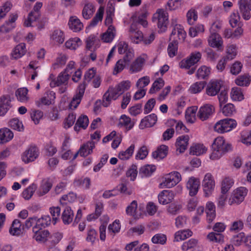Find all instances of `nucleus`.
I'll return each mask as SVG.
<instances>
[{
	"label": "nucleus",
	"instance_id": "56",
	"mask_svg": "<svg viewBox=\"0 0 251 251\" xmlns=\"http://www.w3.org/2000/svg\"><path fill=\"white\" fill-rule=\"evenodd\" d=\"M234 184L232 178L227 177L225 178L222 182L221 193H226Z\"/></svg>",
	"mask_w": 251,
	"mask_h": 251
},
{
	"label": "nucleus",
	"instance_id": "18",
	"mask_svg": "<svg viewBox=\"0 0 251 251\" xmlns=\"http://www.w3.org/2000/svg\"><path fill=\"white\" fill-rule=\"evenodd\" d=\"M128 36L131 42L135 44H139L143 40V33L134 24L130 25Z\"/></svg>",
	"mask_w": 251,
	"mask_h": 251
},
{
	"label": "nucleus",
	"instance_id": "32",
	"mask_svg": "<svg viewBox=\"0 0 251 251\" xmlns=\"http://www.w3.org/2000/svg\"><path fill=\"white\" fill-rule=\"evenodd\" d=\"M157 120V116L155 114H151L146 116L143 119L140 124V128L151 127L154 125Z\"/></svg>",
	"mask_w": 251,
	"mask_h": 251
},
{
	"label": "nucleus",
	"instance_id": "50",
	"mask_svg": "<svg viewBox=\"0 0 251 251\" xmlns=\"http://www.w3.org/2000/svg\"><path fill=\"white\" fill-rule=\"evenodd\" d=\"M197 110V108L196 107H191L187 108L185 112V119L188 123L193 124L195 122Z\"/></svg>",
	"mask_w": 251,
	"mask_h": 251
},
{
	"label": "nucleus",
	"instance_id": "60",
	"mask_svg": "<svg viewBox=\"0 0 251 251\" xmlns=\"http://www.w3.org/2000/svg\"><path fill=\"white\" fill-rule=\"evenodd\" d=\"M76 199V195L73 193L70 192L67 195H64L60 199V202L62 205H66L68 202H73L75 201Z\"/></svg>",
	"mask_w": 251,
	"mask_h": 251
},
{
	"label": "nucleus",
	"instance_id": "31",
	"mask_svg": "<svg viewBox=\"0 0 251 251\" xmlns=\"http://www.w3.org/2000/svg\"><path fill=\"white\" fill-rule=\"evenodd\" d=\"M177 36L178 40L183 41L186 37V33L183 29L182 25H176V27H174L170 36V39H173L174 41L176 40V37Z\"/></svg>",
	"mask_w": 251,
	"mask_h": 251
},
{
	"label": "nucleus",
	"instance_id": "7",
	"mask_svg": "<svg viewBox=\"0 0 251 251\" xmlns=\"http://www.w3.org/2000/svg\"><path fill=\"white\" fill-rule=\"evenodd\" d=\"M121 95L116 86H110L103 95L102 105L104 107L108 106L112 100H116Z\"/></svg>",
	"mask_w": 251,
	"mask_h": 251
},
{
	"label": "nucleus",
	"instance_id": "15",
	"mask_svg": "<svg viewBox=\"0 0 251 251\" xmlns=\"http://www.w3.org/2000/svg\"><path fill=\"white\" fill-rule=\"evenodd\" d=\"M200 187V179L192 176L188 179L186 182V188L189 191V195L193 197L196 195Z\"/></svg>",
	"mask_w": 251,
	"mask_h": 251
},
{
	"label": "nucleus",
	"instance_id": "28",
	"mask_svg": "<svg viewBox=\"0 0 251 251\" xmlns=\"http://www.w3.org/2000/svg\"><path fill=\"white\" fill-rule=\"evenodd\" d=\"M55 99V93L53 91H47L45 96L36 101V105L40 107L42 105H49Z\"/></svg>",
	"mask_w": 251,
	"mask_h": 251
},
{
	"label": "nucleus",
	"instance_id": "63",
	"mask_svg": "<svg viewBox=\"0 0 251 251\" xmlns=\"http://www.w3.org/2000/svg\"><path fill=\"white\" fill-rule=\"evenodd\" d=\"M166 235L162 233H157L151 238V241L154 244L164 245L166 243Z\"/></svg>",
	"mask_w": 251,
	"mask_h": 251
},
{
	"label": "nucleus",
	"instance_id": "54",
	"mask_svg": "<svg viewBox=\"0 0 251 251\" xmlns=\"http://www.w3.org/2000/svg\"><path fill=\"white\" fill-rule=\"evenodd\" d=\"M37 188L36 184L32 183L24 190L22 193L23 197L26 200L30 199L35 190L37 189Z\"/></svg>",
	"mask_w": 251,
	"mask_h": 251
},
{
	"label": "nucleus",
	"instance_id": "61",
	"mask_svg": "<svg viewBox=\"0 0 251 251\" xmlns=\"http://www.w3.org/2000/svg\"><path fill=\"white\" fill-rule=\"evenodd\" d=\"M250 76L247 75H240L235 80V83L240 86H247L250 83Z\"/></svg>",
	"mask_w": 251,
	"mask_h": 251
},
{
	"label": "nucleus",
	"instance_id": "46",
	"mask_svg": "<svg viewBox=\"0 0 251 251\" xmlns=\"http://www.w3.org/2000/svg\"><path fill=\"white\" fill-rule=\"evenodd\" d=\"M156 167L152 165H146L141 167L139 170V175L142 177L151 176L155 171Z\"/></svg>",
	"mask_w": 251,
	"mask_h": 251
},
{
	"label": "nucleus",
	"instance_id": "11",
	"mask_svg": "<svg viewBox=\"0 0 251 251\" xmlns=\"http://www.w3.org/2000/svg\"><path fill=\"white\" fill-rule=\"evenodd\" d=\"M86 85L84 83H81L78 86L76 94L74 95L73 99L69 104V108L71 109H75L81 102L83 96Z\"/></svg>",
	"mask_w": 251,
	"mask_h": 251
},
{
	"label": "nucleus",
	"instance_id": "48",
	"mask_svg": "<svg viewBox=\"0 0 251 251\" xmlns=\"http://www.w3.org/2000/svg\"><path fill=\"white\" fill-rule=\"evenodd\" d=\"M206 82L204 81H197L192 84L189 88V91L192 94H198L202 91L205 87Z\"/></svg>",
	"mask_w": 251,
	"mask_h": 251
},
{
	"label": "nucleus",
	"instance_id": "34",
	"mask_svg": "<svg viewBox=\"0 0 251 251\" xmlns=\"http://www.w3.org/2000/svg\"><path fill=\"white\" fill-rule=\"evenodd\" d=\"M68 25L69 28L74 32H78L83 27L82 23L76 16H72L70 18Z\"/></svg>",
	"mask_w": 251,
	"mask_h": 251
},
{
	"label": "nucleus",
	"instance_id": "20",
	"mask_svg": "<svg viewBox=\"0 0 251 251\" xmlns=\"http://www.w3.org/2000/svg\"><path fill=\"white\" fill-rule=\"evenodd\" d=\"M212 149H216L225 153L230 150V145L226 142L224 137L219 136L215 139Z\"/></svg>",
	"mask_w": 251,
	"mask_h": 251
},
{
	"label": "nucleus",
	"instance_id": "45",
	"mask_svg": "<svg viewBox=\"0 0 251 251\" xmlns=\"http://www.w3.org/2000/svg\"><path fill=\"white\" fill-rule=\"evenodd\" d=\"M192 235V232L189 229L178 230L174 235V241L179 242L182 241Z\"/></svg>",
	"mask_w": 251,
	"mask_h": 251
},
{
	"label": "nucleus",
	"instance_id": "23",
	"mask_svg": "<svg viewBox=\"0 0 251 251\" xmlns=\"http://www.w3.org/2000/svg\"><path fill=\"white\" fill-rule=\"evenodd\" d=\"M11 98L9 95L0 97V116H4L11 107Z\"/></svg>",
	"mask_w": 251,
	"mask_h": 251
},
{
	"label": "nucleus",
	"instance_id": "2",
	"mask_svg": "<svg viewBox=\"0 0 251 251\" xmlns=\"http://www.w3.org/2000/svg\"><path fill=\"white\" fill-rule=\"evenodd\" d=\"M152 22L156 23L159 32H163L167 29L168 21V14L163 9H158L153 15Z\"/></svg>",
	"mask_w": 251,
	"mask_h": 251
},
{
	"label": "nucleus",
	"instance_id": "25",
	"mask_svg": "<svg viewBox=\"0 0 251 251\" xmlns=\"http://www.w3.org/2000/svg\"><path fill=\"white\" fill-rule=\"evenodd\" d=\"M147 58V56L145 54L138 57L131 64L130 68V71L133 73L141 71Z\"/></svg>",
	"mask_w": 251,
	"mask_h": 251
},
{
	"label": "nucleus",
	"instance_id": "30",
	"mask_svg": "<svg viewBox=\"0 0 251 251\" xmlns=\"http://www.w3.org/2000/svg\"><path fill=\"white\" fill-rule=\"evenodd\" d=\"M95 147L94 141H89L81 146L78 151L81 156L85 157L92 153Z\"/></svg>",
	"mask_w": 251,
	"mask_h": 251
},
{
	"label": "nucleus",
	"instance_id": "49",
	"mask_svg": "<svg viewBox=\"0 0 251 251\" xmlns=\"http://www.w3.org/2000/svg\"><path fill=\"white\" fill-rule=\"evenodd\" d=\"M82 45V42L78 37L71 38L67 40L65 43V47L70 50H75Z\"/></svg>",
	"mask_w": 251,
	"mask_h": 251
},
{
	"label": "nucleus",
	"instance_id": "41",
	"mask_svg": "<svg viewBox=\"0 0 251 251\" xmlns=\"http://www.w3.org/2000/svg\"><path fill=\"white\" fill-rule=\"evenodd\" d=\"M13 132L8 128L0 129V144H3L10 141L13 138Z\"/></svg>",
	"mask_w": 251,
	"mask_h": 251
},
{
	"label": "nucleus",
	"instance_id": "44",
	"mask_svg": "<svg viewBox=\"0 0 251 251\" xmlns=\"http://www.w3.org/2000/svg\"><path fill=\"white\" fill-rule=\"evenodd\" d=\"M206 213L207 215V220L208 223L212 222L216 216L215 207L212 202H208L206 205Z\"/></svg>",
	"mask_w": 251,
	"mask_h": 251
},
{
	"label": "nucleus",
	"instance_id": "52",
	"mask_svg": "<svg viewBox=\"0 0 251 251\" xmlns=\"http://www.w3.org/2000/svg\"><path fill=\"white\" fill-rule=\"evenodd\" d=\"M121 229V224L119 220H115L112 224H110L108 227V234L113 237L115 234L118 233Z\"/></svg>",
	"mask_w": 251,
	"mask_h": 251
},
{
	"label": "nucleus",
	"instance_id": "9",
	"mask_svg": "<svg viewBox=\"0 0 251 251\" xmlns=\"http://www.w3.org/2000/svg\"><path fill=\"white\" fill-rule=\"evenodd\" d=\"M201 58V54L199 51L192 52L189 56L181 61L179 63L181 68L189 69L197 63Z\"/></svg>",
	"mask_w": 251,
	"mask_h": 251
},
{
	"label": "nucleus",
	"instance_id": "12",
	"mask_svg": "<svg viewBox=\"0 0 251 251\" xmlns=\"http://www.w3.org/2000/svg\"><path fill=\"white\" fill-rule=\"evenodd\" d=\"M43 6L41 2H37L34 7L33 10L28 14L27 19L25 21L24 25L26 27L32 26V24L35 22L40 15V9Z\"/></svg>",
	"mask_w": 251,
	"mask_h": 251
},
{
	"label": "nucleus",
	"instance_id": "22",
	"mask_svg": "<svg viewBox=\"0 0 251 251\" xmlns=\"http://www.w3.org/2000/svg\"><path fill=\"white\" fill-rule=\"evenodd\" d=\"M117 34L116 28L113 25H110L107 30L100 35L101 40L106 43H111Z\"/></svg>",
	"mask_w": 251,
	"mask_h": 251
},
{
	"label": "nucleus",
	"instance_id": "14",
	"mask_svg": "<svg viewBox=\"0 0 251 251\" xmlns=\"http://www.w3.org/2000/svg\"><path fill=\"white\" fill-rule=\"evenodd\" d=\"M215 111L214 107L210 104H206L201 106L198 113V118L204 121L212 116Z\"/></svg>",
	"mask_w": 251,
	"mask_h": 251
},
{
	"label": "nucleus",
	"instance_id": "58",
	"mask_svg": "<svg viewBox=\"0 0 251 251\" xmlns=\"http://www.w3.org/2000/svg\"><path fill=\"white\" fill-rule=\"evenodd\" d=\"M9 126L12 129L18 131L24 130V126L21 121L17 118H14L9 122Z\"/></svg>",
	"mask_w": 251,
	"mask_h": 251
},
{
	"label": "nucleus",
	"instance_id": "64",
	"mask_svg": "<svg viewBox=\"0 0 251 251\" xmlns=\"http://www.w3.org/2000/svg\"><path fill=\"white\" fill-rule=\"evenodd\" d=\"M178 43L176 40L171 42L168 47V53L170 57H174L177 53Z\"/></svg>",
	"mask_w": 251,
	"mask_h": 251
},
{
	"label": "nucleus",
	"instance_id": "37",
	"mask_svg": "<svg viewBox=\"0 0 251 251\" xmlns=\"http://www.w3.org/2000/svg\"><path fill=\"white\" fill-rule=\"evenodd\" d=\"M95 11L94 4L90 2H86L82 10V16L86 20L90 19Z\"/></svg>",
	"mask_w": 251,
	"mask_h": 251
},
{
	"label": "nucleus",
	"instance_id": "51",
	"mask_svg": "<svg viewBox=\"0 0 251 251\" xmlns=\"http://www.w3.org/2000/svg\"><path fill=\"white\" fill-rule=\"evenodd\" d=\"M135 149L134 144H131L126 151L119 152L118 157L121 160H127L132 155Z\"/></svg>",
	"mask_w": 251,
	"mask_h": 251
},
{
	"label": "nucleus",
	"instance_id": "19",
	"mask_svg": "<svg viewBox=\"0 0 251 251\" xmlns=\"http://www.w3.org/2000/svg\"><path fill=\"white\" fill-rule=\"evenodd\" d=\"M238 4L240 12L244 19L249 20L251 18V3L248 0H240Z\"/></svg>",
	"mask_w": 251,
	"mask_h": 251
},
{
	"label": "nucleus",
	"instance_id": "16",
	"mask_svg": "<svg viewBox=\"0 0 251 251\" xmlns=\"http://www.w3.org/2000/svg\"><path fill=\"white\" fill-rule=\"evenodd\" d=\"M33 238L38 243H45L50 235V232L48 230L33 227Z\"/></svg>",
	"mask_w": 251,
	"mask_h": 251
},
{
	"label": "nucleus",
	"instance_id": "8",
	"mask_svg": "<svg viewBox=\"0 0 251 251\" xmlns=\"http://www.w3.org/2000/svg\"><path fill=\"white\" fill-rule=\"evenodd\" d=\"M40 154L38 148L34 146L28 147L22 155V159L23 162L27 164L35 160Z\"/></svg>",
	"mask_w": 251,
	"mask_h": 251
},
{
	"label": "nucleus",
	"instance_id": "1",
	"mask_svg": "<svg viewBox=\"0 0 251 251\" xmlns=\"http://www.w3.org/2000/svg\"><path fill=\"white\" fill-rule=\"evenodd\" d=\"M51 222V218L49 215H44L40 218L33 216L28 218L25 221L24 226L26 229H29L32 226L33 227L43 229L50 226Z\"/></svg>",
	"mask_w": 251,
	"mask_h": 251
},
{
	"label": "nucleus",
	"instance_id": "42",
	"mask_svg": "<svg viewBox=\"0 0 251 251\" xmlns=\"http://www.w3.org/2000/svg\"><path fill=\"white\" fill-rule=\"evenodd\" d=\"M211 73V68L205 65L201 66L197 70L196 76L198 79H207Z\"/></svg>",
	"mask_w": 251,
	"mask_h": 251
},
{
	"label": "nucleus",
	"instance_id": "29",
	"mask_svg": "<svg viewBox=\"0 0 251 251\" xmlns=\"http://www.w3.org/2000/svg\"><path fill=\"white\" fill-rule=\"evenodd\" d=\"M189 140V137L188 135L179 136L176 143V150L180 153L183 152L187 148Z\"/></svg>",
	"mask_w": 251,
	"mask_h": 251
},
{
	"label": "nucleus",
	"instance_id": "38",
	"mask_svg": "<svg viewBox=\"0 0 251 251\" xmlns=\"http://www.w3.org/2000/svg\"><path fill=\"white\" fill-rule=\"evenodd\" d=\"M126 212L127 215L134 217L135 218H138L141 214L138 211L137 201L135 200L133 201L127 206Z\"/></svg>",
	"mask_w": 251,
	"mask_h": 251
},
{
	"label": "nucleus",
	"instance_id": "10",
	"mask_svg": "<svg viewBox=\"0 0 251 251\" xmlns=\"http://www.w3.org/2000/svg\"><path fill=\"white\" fill-rule=\"evenodd\" d=\"M202 186L205 196H209L214 191L215 182L211 174H205L202 180Z\"/></svg>",
	"mask_w": 251,
	"mask_h": 251
},
{
	"label": "nucleus",
	"instance_id": "35",
	"mask_svg": "<svg viewBox=\"0 0 251 251\" xmlns=\"http://www.w3.org/2000/svg\"><path fill=\"white\" fill-rule=\"evenodd\" d=\"M25 228H26L24 225L22 226L21 222L18 219H15L13 221L11 227L9 229L10 233L14 236H18L20 235Z\"/></svg>",
	"mask_w": 251,
	"mask_h": 251
},
{
	"label": "nucleus",
	"instance_id": "6",
	"mask_svg": "<svg viewBox=\"0 0 251 251\" xmlns=\"http://www.w3.org/2000/svg\"><path fill=\"white\" fill-rule=\"evenodd\" d=\"M248 189L244 187H240L234 190L228 201L230 205L238 204L243 201L248 193Z\"/></svg>",
	"mask_w": 251,
	"mask_h": 251
},
{
	"label": "nucleus",
	"instance_id": "40",
	"mask_svg": "<svg viewBox=\"0 0 251 251\" xmlns=\"http://www.w3.org/2000/svg\"><path fill=\"white\" fill-rule=\"evenodd\" d=\"M73 218L74 212L71 207H66L61 215V219L63 223L65 225H69L73 221Z\"/></svg>",
	"mask_w": 251,
	"mask_h": 251
},
{
	"label": "nucleus",
	"instance_id": "5",
	"mask_svg": "<svg viewBox=\"0 0 251 251\" xmlns=\"http://www.w3.org/2000/svg\"><path fill=\"white\" fill-rule=\"evenodd\" d=\"M181 180V176L178 172H173L167 174L164 177V180L159 184L160 188H170L176 185Z\"/></svg>",
	"mask_w": 251,
	"mask_h": 251
},
{
	"label": "nucleus",
	"instance_id": "47",
	"mask_svg": "<svg viewBox=\"0 0 251 251\" xmlns=\"http://www.w3.org/2000/svg\"><path fill=\"white\" fill-rule=\"evenodd\" d=\"M28 90L26 88H20L15 92V95L17 100L22 102H26L28 101Z\"/></svg>",
	"mask_w": 251,
	"mask_h": 251
},
{
	"label": "nucleus",
	"instance_id": "33",
	"mask_svg": "<svg viewBox=\"0 0 251 251\" xmlns=\"http://www.w3.org/2000/svg\"><path fill=\"white\" fill-rule=\"evenodd\" d=\"M134 125V122L130 117L125 114L122 115L119 119L118 126L120 127H124L127 130L132 128Z\"/></svg>",
	"mask_w": 251,
	"mask_h": 251
},
{
	"label": "nucleus",
	"instance_id": "13",
	"mask_svg": "<svg viewBox=\"0 0 251 251\" xmlns=\"http://www.w3.org/2000/svg\"><path fill=\"white\" fill-rule=\"evenodd\" d=\"M222 86V82L221 80L212 79L206 87L205 93L209 96H215L219 93Z\"/></svg>",
	"mask_w": 251,
	"mask_h": 251
},
{
	"label": "nucleus",
	"instance_id": "53",
	"mask_svg": "<svg viewBox=\"0 0 251 251\" xmlns=\"http://www.w3.org/2000/svg\"><path fill=\"white\" fill-rule=\"evenodd\" d=\"M207 148L202 144H198L190 148V153L193 155L199 156L206 152Z\"/></svg>",
	"mask_w": 251,
	"mask_h": 251
},
{
	"label": "nucleus",
	"instance_id": "57",
	"mask_svg": "<svg viewBox=\"0 0 251 251\" xmlns=\"http://www.w3.org/2000/svg\"><path fill=\"white\" fill-rule=\"evenodd\" d=\"M67 57L65 54H60L56 59L55 61L52 64V67L53 69H57L62 68L65 65L67 60Z\"/></svg>",
	"mask_w": 251,
	"mask_h": 251
},
{
	"label": "nucleus",
	"instance_id": "4",
	"mask_svg": "<svg viewBox=\"0 0 251 251\" xmlns=\"http://www.w3.org/2000/svg\"><path fill=\"white\" fill-rule=\"evenodd\" d=\"M53 75H51L50 76V79H52L50 82L51 87H55L61 85H64V87L60 88L59 92L60 93H63L66 91L68 81L70 78V74L68 72L63 71L61 72L56 78H53Z\"/></svg>",
	"mask_w": 251,
	"mask_h": 251
},
{
	"label": "nucleus",
	"instance_id": "21",
	"mask_svg": "<svg viewBox=\"0 0 251 251\" xmlns=\"http://www.w3.org/2000/svg\"><path fill=\"white\" fill-rule=\"evenodd\" d=\"M209 45L219 50L223 49V41L222 37L219 34L216 33H211L208 38Z\"/></svg>",
	"mask_w": 251,
	"mask_h": 251
},
{
	"label": "nucleus",
	"instance_id": "43",
	"mask_svg": "<svg viewBox=\"0 0 251 251\" xmlns=\"http://www.w3.org/2000/svg\"><path fill=\"white\" fill-rule=\"evenodd\" d=\"M89 124V119L87 116L81 115L77 119L74 129L76 131L80 130V128L85 129Z\"/></svg>",
	"mask_w": 251,
	"mask_h": 251
},
{
	"label": "nucleus",
	"instance_id": "36",
	"mask_svg": "<svg viewBox=\"0 0 251 251\" xmlns=\"http://www.w3.org/2000/svg\"><path fill=\"white\" fill-rule=\"evenodd\" d=\"M26 52L25 45L20 43L17 45L12 51L11 53L12 58L17 59L24 56Z\"/></svg>",
	"mask_w": 251,
	"mask_h": 251
},
{
	"label": "nucleus",
	"instance_id": "59",
	"mask_svg": "<svg viewBox=\"0 0 251 251\" xmlns=\"http://www.w3.org/2000/svg\"><path fill=\"white\" fill-rule=\"evenodd\" d=\"M165 82L163 79L159 78L152 83L149 90L150 94H154L160 90L164 85Z\"/></svg>",
	"mask_w": 251,
	"mask_h": 251
},
{
	"label": "nucleus",
	"instance_id": "62",
	"mask_svg": "<svg viewBox=\"0 0 251 251\" xmlns=\"http://www.w3.org/2000/svg\"><path fill=\"white\" fill-rule=\"evenodd\" d=\"M226 55L225 56L227 60L233 59L237 55V48L235 45H229L226 47Z\"/></svg>",
	"mask_w": 251,
	"mask_h": 251
},
{
	"label": "nucleus",
	"instance_id": "3",
	"mask_svg": "<svg viewBox=\"0 0 251 251\" xmlns=\"http://www.w3.org/2000/svg\"><path fill=\"white\" fill-rule=\"evenodd\" d=\"M237 126L236 121L233 119H225L218 121L214 126L215 131L219 133L229 132Z\"/></svg>",
	"mask_w": 251,
	"mask_h": 251
},
{
	"label": "nucleus",
	"instance_id": "24",
	"mask_svg": "<svg viewBox=\"0 0 251 251\" xmlns=\"http://www.w3.org/2000/svg\"><path fill=\"white\" fill-rule=\"evenodd\" d=\"M52 186L51 181L49 178L43 179L40 183V186L37 190L36 194L39 196H43L47 194Z\"/></svg>",
	"mask_w": 251,
	"mask_h": 251
},
{
	"label": "nucleus",
	"instance_id": "39",
	"mask_svg": "<svg viewBox=\"0 0 251 251\" xmlns=\"http://www.w3.org/2000/svg\"><path fill=\"white\" fill-rule=\"evenodd\" d=\"M168 151V147L166 145H162L152 152V156L157 160H160L167 156Z\"/></svg>",
	"mask_w": 251,
	"mask_h": 251
},
{
	"label": "nucleus",
	"instance_id": "27",
	"mask_svg": "<svg viewBox=\"0 0 251 251\" xmlns=\"http://www.w3.org/2000/svg\"><path fill=\"white\" fill-rule=\"evenodd\" d=\"M17 14H12L10 16L8 21L0 27V33H7L13 29L15 26V22L17 19Z\"/></svg>",
	"mask_w": 251,
	"mask_h": 251
},
{
	"label": "nucleus",
	"instance_id": "55",
	"mask_svg": "<svg viewBox=\"0 0 251 251\" xmlns=\"http://www.w3.org/2000/svg\"><path fill=\"white\" fill-rule=\"evenodd\" d=\"M230 96L233 100L241 101L244 99L242 89L238 87H233L230 92Z\"/></svg>",
	"mask_w": 251,
	"mask_h": 251
},
{
	"label": "nucleus",
	"instance_id": "26",
	"mask_svg": "<svg viewBox=\"0 0 251 251\" xmlns=\"http://www.w3.org/2000/svg\"><path fill=\"white\" fill-rule=\"evenodd\" d=\"M174 197V194L172 191L163 190L158 194V201L160 204L165 205L171 202Z\"/></svg>",
	"mask_w": 251,
	"mask_h": 251
},
{
	"label": "nucleus",
	"instance_id": "17",
	"mask_svg": "<svg viewBox=\"0 0 251 251\" xmlns=\"http://www.w3.org/2000/svg\"><path fill=\"white\" fill-rule=\"evenodd\" d=\"M50 39L51 43L55 45L63 44L65 40L64 32L59 28H54L50 31Z\"/></svg>",
	"mask_w": 251,
	"mask_h": 251
}]
</instances>
